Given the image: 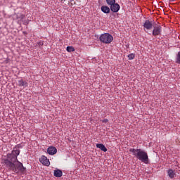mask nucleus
Instances as JSON below:
<instances>
[{
    "label": "nucleus",
    "mask_w": 180,
    "mask_h": 180,
    "mask_svg": "<svg viewBox=\"0 0 180 180\" xmlns=\"http://www.w3.org/2000/svg\"><path fill=\"white\" fill-rule=\"evenodd\" d=\"M22 148V145L18 144L15 146L11 153H7L6 158L4 159V164L13 172L15 174H19V172H25L26 168L23 166V163L19 162L18 160V156L20 154V150Z\"/></svg>",
    "instance_id": "obj_1"
},
{
    "label": "nucleus",
    "mask_w": 180,
    "mask_h": 180,
    "mask_svg": "<svg viewBox=\"0 0 180 180\" xmlns=\"http://www.w3.org/2000/svg\"><path fill=\"white\" fill-rule=\"evenodd\" d=\"M129 153H131L132 155L136 157V158L139 160V161H141V162H144V164H148V155L145 150L141 149L131 148L129 149Z\"/></svg>",
    "instance_id": "obj_2"
},
{
    "label": "nucleus",
    "mask_w": 180,
    "mask_h": 180,
    "mask_svg": "<svg viewBox=\"0 0 180 180\" xmlns=\"http://www.w3.org/2000/svg\"><path fill=\"white\" fill-rule=\"evenodd\" d=\"M100 41L105 44H110L111 41H113V36L109 33H104L100 36Z\"/></svg>",
    "instance_id": "obj_3"
},
{
    "label": "nucleus",
    "mask_w": 180,
    "mask_h": 180,
    "mask_svg": "<svg viewBox=\"0 0 180 180\" xmlns=\"http://www.w3.org/2000/svg\"><path fill=\"white\" fill-rule=\"evenodd\" d=\"M143 29L146 33L147 30H151L153 29V22L150 21V20H145L143 22Z\"/></svg>",
    "instance_id": "obj_4"
},
{
    "label": "nucleus",
    "mask_w": 180,
    "mask_h": 180,
    "mask_svg": "<svg viewBox=\"0 0 180 180\" xmlns=\"http://www.w3.org/2000/svg\"><path fill=\"white\" fill-rule=\"evenodd\" d=\"M162 29V27L161 25L155 26L152 32L153 36L155 37L161 35Z\"/></svg>",
    "instance_id": "obj_5"
},
{
    "label": "nucleus",
    "mask_w": 180,
    "mask_h": 180,
    "mask_svg": "<svg viewBox=\"0 0 180 180\" xmlns=\"http://www.w3.org/2000/svg\"><path fill=\"white\" fill-rule=\"evenodd\" d=\"M39 162H41L42 165L50 167V160L44 155H42L41 158H39Z\"/></svg>",
    "instance_id": "obj_6"
},
{
    "label": "nucleus",
    "mask_w": 180,
    "mask_h": 180,
    "mask_svg": "<svg viewBox=\"0 0 180 180\" xmlns=\"http://www.w3.org/2000/svg\"><path fill=\"white\" fill-rule=\"evenodd\" d=\"M110 9L114 13H116L118 11H120V5L117 3H114L112 5L110 6Z\"/></svg>",
    "instance_id": "obj_7"
},
{
    "label": "nucleus",
    "mask_w": 180,
    "mask_h": 180,
    "mask_svg": "<svg viewBox=\"0 0 180 180\" xmlns=\"http://www.w3.org/2000/svg\"><path fill=\"white\" fill-rule=\"evenodd\" d=\"M47 153L49 155H54V154H57V148L54 146H50L47 149Z\"/></svg>",
    "instance_id": "obj_8"
},
{
    "label": "nucleus",
    "mask_w": 180,
    "mask_h": 180,
    "mask_svg": "<svg viewBox=\"0 0 180 180\" xmlns=\"http://www.w3.org/2000/svg\"><path fill=\"white\" fill-rule=\"evenodd\" d=\"M53 175L56 178H61L63 176V171L60 169H55L53 171Z\"/></svg>",
    "instance_id": "obj_9"
},
{
    "label": "nucleus",
    "mask_w": 180,
    "mask_h": 180,
    "mask_svg": "<svg viewBox=\"0 0 180 180\" xmlns=\"http://www.w3.org/2000/svg\"><path fill=\"white\" fill-rule=\"evenodd\" d=\"M101 12H103V13H110V8H109V6H101Z\"/></svg>",
    "instance_id": "obj_10"
},
{
    "label": "nucleus",
    "mask_w": 180,
    "mask_h": 180,
    "mask_svg": "<svg viewBox=\"0 0 180 180\" xmlns=\"http://www.w3.org/2000/svg\"><path fill=\"white\" fill-rule=\"evenodd\" d=\"M96 147L97 148H100V150H101V151H103L104 153H106V151H108V148H106V146H105V145L102 143H97L96 145Z\"/></svg>",
    "instance_id": "obj_11"
},
{
    "label": "nucleus",
    "mask_w": 180,
    "mask_h": 180,
    "mask_svg": "<svg viewBox=\"0 0 180 180\" xmlns=\"http://www.w3.org/2000/svg\"><path fill=\"white\" fill-rule=\"evenodd\" d=\"M167 175L171 178V179H172L175 177L176 174H175V171L172 170V169H169L167 171Z\"/></svg>",
    "instance_id": "obj_12"
},
{
    "label": "nucleus",
    "mask_w": 180,
    "mask_h": 180,
    "mask_svg": "<svg viewBox=\"0 0 180 180\" xmlns=\"http://www.w3.org/2000/svg\"><path fill=\"white\" fill-rule=\"evenodd\" d=\"M28 84L26 81H23L22 79L18 80V86H27Z\"/></svg>",
    "instance_id": "obj_13"
},
{
    "label": "nucleus",
    "mask_w": 180,
    "mask_h": 180,
    "mask_svg": "<svg viewBox=\"0 0 180 180\" xmlns=\"http://www.w3.org/2000/svg\"><path fill=\"white\" fill-rule=\"evenodd\" d=\"M66 50L68 53H72L73 51H75V49H74V46H68L66 48Z\"/></svg>",
    "instance_id": "obj_14"
},
{
    "label": "nucleus",
    "mask_w": 180,
    "mask_h": 180,
    "mask_svg": "<svg viewBox=\"0 0 180 180\" xmlns=\"http://www.w3.org/2000/svg\"><path fill=\"white\" fill-rule=\"evenodd\" d=\"M106 2L108 6H110L116 3V0H106Z\"/></svg>",
    "instance_id": "obj_15"
},
{
    "label": "nucleus",
    "mask_w": 180,
    "mask_h": 180,
    "mask_svg": "<svg viewBox=\"0 0 180 180\" xmlns=\"http://www.w3.org/2000/svg\"><path fill=\"white\" fill-rule=\"evenodd\" d=\"M136 55L134 53H130L128 55L129 60H134Z\"/></svg>",
    "instance_id": "obj_16"
},
{
    "label": "nucleus",
    "mask_w": 180,
    "mask_h": 180,
    "mask_svg": "<svg viewBox=\"0 0 180 180\" xmlns=\"http://www.w3.org/2000/svg\"><path fill=\"white\" fill-rule=\"evenodd\" d=\"M176 63L177 64H180V53L179 52H178L176 56Z\"/></svg>",
    "instance_id": "obj_17"
},
{
    "label": "nucleus",
    "mask_w": 180,
    "mask_h": 180,
    "mask_svg": "<svg viewBox=\"0 0 180 180\" xmlns=\"http://www.w3.org/2000/svg\"><path fill=\"white\" fill-rule=\"evenodd\" d=\"M103 123H108V122H109V120L108 119H104L102 120Z\"/></svg>",
    "instance_id": "obj_18"
},
{
    "label": "nucleus",
    "mask_w": 180,
    "mask_h": 180,
    "mask_svg": "<svg viewBox=\"0 0 180 180\" xmlns=\"http://www.w3.org/2000/svg\"><path fill=\"white\" fill-rule=\"evenodd\" d=\"M37 44H38L39 46L40 47L41 46H43V42L39 41V42L37 43Z\"/></svg>",
    "instance_id": "obj_19"
},
{
    "label": "nucleus",
    "mask_w": 180,
    "mask_h": 180,
    "mask_svg": "<svg viewBox=\"0 0 180 180\" xmlns=\"http://www.w3.org/2000/svg\"><path fill=\"white\" fill-rule=\"evenodd\" d=\"M24 34H26V32H23Z\"/></svg>",
    "instance_id": "obj_20"
},
{
    "label": "nucleus",
    "mask_w": 180,
    "mask_h": 180,
    "mask_svg": "<svg viewBox=\"0 0 180 180\" xmlns=\"http://www.w3.org/2000/svg\"><path fill=\"white\" fill-rule=\"evenodd\" d=\"M24 34H26V32H23Z\"/></svg>",
    "instance_id": "obj_21"
}]
</instances>
